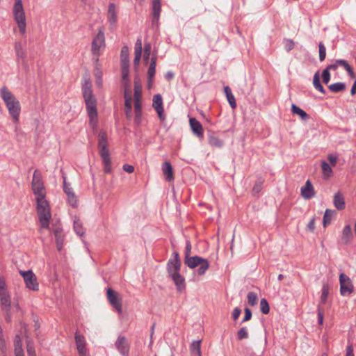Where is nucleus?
Masks as SVG:
<instances>
[{
  "label": "nucleus",
  "mask_w": 356,
  "mask_h": 356,
  "mask_svg": "<svg viewBox=\"0 0 356 356\" xmlns=\"http://www.w3.org/2000/svg\"><path fill=\"white\" fill-rule=\"evenodd\" d=\"M82 95L86 106L89 124L92 129L97 126V99L92 90V83L89 80H85L82 85Z\"/></svg>",
  "instance_id": "1"
},
{
  "label": "nucleus",
  "mask_w": 356,
  "mask_h": 356,
  "mask_svg": "<svg viewBox=\"0 0 356 356\" xmlns=\"http://www.w3.org/2000/svg\"><path fill=\"white\" fill-rule=\"evenodd\" d=\"M0 96L5 103L13 121L15 123H18L21 113L19 102L6 87H3L0 89Z\"/></svg>",
  "instance_id": "2"
},
{
  "label": "nucleus",
  "mask_w": 356,
  "mask_h": 356,
  "mask_svg": "<svg viewBox=\"0 0 356 356\" xmlns=\"http://www.w3.org/2000/svg\"><path fill=\"white\" fill-rule=\"evenodd\" d=\"M36 200V211L38 217L40 226L42 229H48L51 213L50 206L46 197L37 199Z\"/></svg>",
  "instance_id": "3"
},
{
  "label": "nucleus",
  "mask_w": 356,
  "mask_h": 356,
  "mask_svg": "<svg viewBox=\"0 0 356 356\" xmlns=\"http://www.w3.org/2000/svg\"><path fill=\"white\" fill-rule=\"evenodd\" d=\"M13 17L17 23L20 33L24 35L26 31V19L22 4V0H15L13 8Z\"/></svg>",
  "instance_id": "4"
},
{
  "label": "nucleus",
  "mask_w": 356,
  "mask_h": 356,
  "mask_svg": "<svg viewBox=\"0 0 356 356\" xmlns=\"http://www.w3.org/2000/svg\"><path fill=\"white\" fill-rule=\"evenodd\" d=\"M98 137V147L99 149V154L102 157L104 165V171L105 172L108 173L111 171V163L110 158V152L108 149L107 148V135L106 132L101 131L99 132Z\"/></svg>",
  "instance_id": "5"
},
{
  "label": "nucleus",
  "mask_w": 356,
  "mask_h": 356,
  "mask_svg": "<svg viewBox=\"0 0 356 356\" xmlns=\"http://www.w3.org/2000/svg\"><path fill=\"white\" fill-rule=\"evenodd\" d=\"M190 251L191 246H186L185 264L191 268L200 266L197 270L198 274L200 275H204L209 266L208 261L198 256L188 257Z\"/></svg>",
  "instance_id": "6"
},
{
  "label": "nucleus",
  "mask_w": 356,
  "mask_h": 356,
  "mask_svg": "<svg viewBox=\"0 0 356 356\" xmlns=\"http://www.w3.org/2000/svg\"><path fill=\"white\" fill-rule=\"evenodd\" d=\"M105 47V36L103 29H99L98 33L94 37L91 45L92 54L95 56L94 60L96 63L99 61V56L101 54V51L104 49Z\"/></svg>",
  "instance_id": "7"
},
{
  "label": "nucleus",
  "mask_w": 356,
  "mask_h": 356,
  "mask_svg": "<svg viewBox=\"0 0 356 356\" xmlns=\"http://www.w3.org/2000/svg\"><path fill=\"white\" fill-rule=\"evenodd\" d=\"M31 188L35 200L46 197V190L42 179L41 173L35 170L31 181Z\"/></svg>",
  "instance_id": "8"
},
{
  "label": "nucleus",
  "mask_w": 356,
  "mask_h": 356,
  "mask_svg": "<svg viewBox=\"0 0 356 356\" xmlns=\"http://www.w3.org/2000/svg\"><path fill=\"white\" fill-rule=\"evenodd\" d=\"M141 98H142V88L139 83L135 80L134 82V112H135V122L137 124L140 122V118L142 115V104H141Z\"/></svg>",
  "instance_id": "9"
},
{
  "label": "nucleus",
  "mask_w": 356,
  "mask_h": 356,
  "mask_svg": "<svg viewBox=\"0 0 356 356\" xmlns=\"http://www.w3.org/2000/svg\"><path fill=\"white\" fill-rule=\"evenodd\" d=\"M0 301L3 311L5 312V318L8 322L10 321L11 299L8 291L0 292Z\"/></svg>",
  "instance_id": "10"
},
{
  "label": "nucleus",
  "mask_w": 356,
  "mask_h": 356,
  "mask_svg": "<svg viewBox=\"0 0 356 356\" xmlns=\"http://www.w3.org/2000/svg\"><path fill=\"white\" fill-rule=\"evenodd\" d=\"M19 273L23 277L26 286L28 289L32 291H38L39 289L36 276L32 270H20Z\"/></svg>",
  "instance_id": "11"
},
{
  "label": "nucleus",
  "mask_w": 356,
  "mask_h": 356,
  "mask_svg": "<svg viewBox=\"0 0 356 356\" xmlns=\"http://www.w3.org/2000/svg\"><path fill=\"white\" fill-rule=\"evenodd\" d=\"M107 299L111 306L115 308L119 314L122 312V298L114 290L108 288L106 291Z\"/></svg>",
  "instance_id": "12"
},
{
  "label": "nucleus",
  "mask_w": 356,
  "mask_h": 356,
  "mask_svg": "<svg viewBox=\"0 0 356 356\" xmlns=\"http://www.w3.org/2000/svg\"><path fill=\"white\" fill-rule=\"evenodd\" d=\"M340 293L342 296L350 295L353 291V284L351 280L344 273L339 275Z\"/></svg>",
  "instance_id": "13"
},
{
  "label": "nucleus",
  "mask_w": 356,
  "mask_h": 356,
  "mask_svg": "<svg viewBox=\"0 0 356 356\" xmlns=\"http://www.w3.org/2000/svg\"><path fill=\"white\" fill-rule=\"evenodd\" d=\"M168 272L170 277L177 286L179 291H181L185 287L184 278L180 275V268L175 269V268L168 267Z\"/></svg>",
  "instance_id": "14"
},
{
  "label": "nucleus",
  "mask_w": 356,
  "mask_h": 356,
  "mask_svg": "<svg viewBox=\"0 0 356 356\" xmlns=\"http://www.w3.org/2000/svg\"><path fill=\"white\" fill-rule=\"evenodd\" d=\"M115 346L122 356H129L130 345L125 337L119 336L115 343Z\"/></svg>",
  "instance_id": "15"
},
{
  "label": "nucleus",
  "mask_w": 356,
  "mask_h": 356,
  "mask_svg": "<svg viewBox=\"0 0 356 356\" xmlns=\"http://www.w3.org/2000/svg\"><path fill=\"white\" fill-rule=\"evenodd\" d=\"M75 342L76 348L79 353V356H86V342L85 340V337L83 334H79L78 332L75 333Z\"/></svg>",
  "instance_id": "16"
},
{
  "label": "nucleus",
  "mask_w": 356,
  "mask_h": 356,
  "mask_svg": "<svg viewBox=\"0 0 356 356\" xmlns=\"http://www.w3.org/2000/svg\"><path fill=\"white\" fill-rule=\"evenodd\" d=\"M152 106L156 111L160 120H164L165 117L163 115L164 109H163V99L160 94L155 95L153 97Z\"/></svg>",
  "instance_id": "17"
},
{
  "label": "nucleus",
  "mask_w": 356,
  "mask_h": 356,
  "mask_svg": "<svg viewBox=\"0 0 356 356\" xmlns=\"http://www.w3.org/2000/svg\"><path fill=\"white\" fill-rule=\"evenodd\" d=\"M107 19L110 24L111 29L115 27L117 23V10L114 3H110L108 8Z\"/></svg>",
  "instance_id": "18"
},
{
  "label": "nucleus",
  "mask_w": 356,
  "mask_h": 356,
  "mask_svg": "<svg viewBox=\"0 0 356 356\" xmlns=\"http://www.w3.org/2000/svg\"><path fill=\"white\" fill-rule=\"evenodd\" d=\"M161 11V5L160 0L152 1V24L158 25L160 13Z\"/></svg>",
  "instance_id": "19"
},
{
  "label": "nucleus",
  "mask_w": 356,
  "mask_h": 356,
  "mask_svg": "<svg viewBox=\"0 0 356 356\" xmlns=\"http://www.w3.org/2000/svg\"><path fill=\"white\" fill-rule=\"evenodd\" d=\"M301 195L305 200H309L315 196L314 187L309 180H307L305 186L301 188Z\"/></svg>",
  "instance_id": "20"
},
{
  "label": "nucleus",
  "mask_w": 356,
  "mask_h": 356,
  "mask_svg": "<svg viewBox=\"0 0 356 356\" xmlns=\"http://www.w3.org/2000/svg\"><path fill=\"white\" fill-rule=\"evenodd\" d=\"M190 127L192 131L199 138H202L204 135L203 128L201 123L195 118H191L189 120Z\"/></svg>",
  "instance_id": "21"
},
{
  "label": "nucleus",
  "mask_w": 356,
  "mask_h": 356,
  "mask_svg": "<svg viewBox=\"0 0 356 356\" xmlns=\"http://www.w3.org/2000/svg\"><path fill=\"white\" fill-rule=\"evenodd\" d=\"M156 65V56L154 55L151 58L150 64H149V69L147 71L148 84L149 86L152 83L154 76H155Z\"/></svg>",
  "instance_id": "22"
},
{
  "label": "nucleus",
  "mask_w": 356,
  "mask_h": 356,
  "mask_svg": "<svg viewBox=\"0 0 356 356\" xmlns=\"http://www.w3.org/2000/svg\"><path fill=\"white\" fill-rule=\"evenodd\" d=\"M64 191L67 195V200L69 204L73 207H76L77 204V200L74 195V193L72 191V188H70L67 185L65 181H64Z\"/></svg>",
  "instance_id": "23"
},
{
  "label": "nucleus",
  "mask_w": 356,
  "mask_h": 356,
  "mask_svg": "<svg viewBox=\"0 0 356 356\" xmlns=\"http://www.w3.org/2000/svg\"><path fill=\"white\" fill-rule=\"evenodd\" d=\"M162 171L167 181H170L174 179L173 170L170 163L164 162L162 165Z\"/></svg>",
  "instance_id": "24"
},
{
  "label": "nucleus",
  "mask_w": 356,
  "mask_h": 356,
  "mask_svg": "<svg viewBox=\"0 0 356 356\" xmlns=\"http://www.w3.org/2000/svg\"><path fill=\"white\" fill-rule=\"evenodd\" d=\"M333 204L338 210H343L346 207L343 195L341 193H337L333 199Z\"/></svg>",
  "instance_id": "25"
},
{
  "label": "nucleus",
  "mask_w": 356,
  "mask_h": 356,
  "mask_svg": "<svg viewBox=\"0 0 356 356\" xmlns=\"http://www.w3.org/2000/svg\"><path fill=\"white\" fill-rule=\"evenodd\" d=\"M15 51L17 58L24 60L26 56V49L20 42H15Z\"/></svg>",
  "instance_id": "26"
},
{
  "label": "nucleus",
  "mask_w": 356,
  "mask_h": 356,
  "mask_svg": "<svg viewBox=\"0 0 356 356\" xmlns=\"http://www.w3.org/2000/svg\"><path fill=\"white\" fill-rule=\"evenodd\" d=\"M15 356H24L22 349V339L19 335H17L14 340Z\"/></svg>",
  "instance_id": "27"
},
{
  "label": "nucleus",
  "mask_w": 356,
  "mask_h": 356,
  "mask_svg": "<svg viewBox=\"0 0 356 356\" xmlns=\"http://www.w3.org/2000/svg\"><path fill=\"white\" fill-rule=\"evenodd\" d=\"M174 258L170 259L167 265V268H175V269L181 268V259L179 258V253L177 252H174Z\"/></svg>",
  "instance_id": "28"
},
{
  "label": "nucleus",
  "mask_w": 356,
  "mask_h": 356,
  "mask_svg": "<svg viewBox=\"0 0 356 356\" xmlns=\"http://www.w3.org/2000/svg\"><path fill=\"white\" fill-rule=\"evenodd\" d=\"M313 85H314V87L315 88V89H316L318 91H319L322 94L325 93V90L320 81V76H319L318 71H317L314 74V76L313 78Z\"/></svg>",
  "instance_id": "29"
},
{
  "label": "nucleus",
  "mask_w": 356,
  "mask_h": 356,
  "mask_svg": "<svg viewBox=\"0 0 356 356\" xmlns=\"http://www.w3.org/2000/svg\"><path fill=\"white\" fill-rule=\"evenodd\" d=\"M191 352L193 356H202L201 341H194L191 346Z\"/></svg>",
  "instance_id": "30"
},
{
  "label": "nucleus",
  "mask_w": 356,
  "mask_h": 356,
  "mask_svg": "<svg viewBox=\"0 0 356 356\" xmlns=\"http://www.w3.org/2000/svg\"><path fill=\"white\" fill-rule=\"evenodd\" d=\"M121 67H129V50L127 47H124L121 50Z\"/></svg>",
  "instance_id": "31"
},
{
  "label": "nucleus",
  "mask_w": 356,
  "mask_h": 356,
  "mask_svg": "<svg viewBox=\"0 0 356 356\" xmlns=\"http://www.w3.org/2000/svg\"><path fill=\"white\" fill-rule=\"evenodd\" d=\"M209 143L211 147L216 148H220L224 145L223 140L214 135L209 136Z\"/></svg>",
  "instance_id": "32"
},
{
  "label": "nucleus",
  "mask_w": 356,
  "mask_h": 356,
  "mask_svg": "<svg viewBox=\"0 0 356 356\" xmlns=\"http://www.w3.org/2000/svg\"><path fill=\"white\" fill-rule=\"evenodd\" d=\"M291 111L293 114L299 115L303 120H307V119H309L308 114L296 104H292Z\"/></svg>",
  "instance_id": "33"
},
{
  "label": "nucleus",
  "mask_w": 356,
  "mask_h": 356,
  "mask_svg": "<svg viewBox=\"0 0 356 356\" xmlns=\"http://www.w3.org/2000/svg\"><path fill=\"white\" fill-rule=\"evenodd\" d=\"M225 92L226 94V97L227 99V101L232 107V108L234 109L236 107V102L235 100V97L232 93L231 89L229 86L225 87Z\"/></svg>",
  "instance_id": "34"
},
{
  "label": "nucleus",
  "mask_w": 356,
  "mask_h": 356,
  "mask_svg": "<svg viewBox=\"0 0 356 356\" xmlns=\"http://www.w3.org/2000/svg\"><path fill=\"white\" fill-rule=\"evenodd\" d=\"M322 173L324 179H329L332 175V170L330 165L325 161L321 163Z\"/></svg>",
  "instance_id": "35"
},
{
  "label": "nucleus",
  "mask_w": 356,
  "mask_h": 356,
  "mask_svg": "<svg viewBox=\"0 0 356 356\" xmlns=\"http://www.w3.org/2000/svg\"><path fill=\"white\" fill-rule=\"evenodd\" d=\"M336 212L334 210H331L327 209L325 211L323 222L324 227H326L327 225L330 224L332 217L335 215Z\"/></svg>",
  "instance_id": "36"
},
{
  "label": "nucleus",
  "mask_w": 356,
  "mask_h": 356,
  "mask_svg": "<svg viewBox=\"0 0 356 356\" xmlns=\"http://www.w3.org/2000/svg\"><path fill=\"white\" fill-rule=\"evenodd\" d=\"M74 229L76 232V234L79 236H83L84 234V229L83 227V224L81 220L76 217H75L74 220Z\"/></svg>",
  "instance_id": "37"
},
{
  "label": "nucleus",
  "mask_w": 356,
  "mask_h": 356,
  "mask_svg": "<svg viewBox=\"0 0 356 356\" xmlns=\"http://www.w3.org/2000/svg\"><path fill=\"white\" fill-rule=\"evenodd\" d=\"M328 88L333 92H339L345 90L346 85L342 82H337L329 85Z\"/></svg>",
  "instance_id": "38"
},
{
  "label": "nucleus",
  "mask_w": 356,
  "mask_h": 356,
  "mask_svg": "<svg viewBox=\"0 0 356 356\" xmlns=\"http://www.w3.org/2000/svg\"><path fill=\"white\" fill-rule=\"evenodd\" d=\"M129 67H122V81L124 87H129Z\"/></svg>",
  "instance_id": "39"
},
{
  "label": "nucleus",
  "mask_w": 356,
  "mask_h": 356,
  "mask_svg": "<svg viewBox=\"0 0 356 356\" xmlns=\"http://www.w3.org/2000/svg\"><path fill=\"white\" fill-rule=\"evenodd\" d=\"M248 304L250 306H254L258 301V296L254 292H249L247 296Z\"/></svg>",
  "instance_id": "40"
},
{
  "label": "nucleus",
  "mask_w": 356,
  "mask_h": 356,
  "mask_svg": "<svg viewBox=\"0 0 356 356\" xmlns=\"http://www.w3.org/2000/svg\"><path fill=\"white\" fill-rule=\"evenodd\" d=\"M264 183V179L262 178H259L252 188V193L254 195L258 194L262 189V185Z\"/></svg>",
  "instance_id": "41"
},
{
  "label": "nucleus",
  "mask_w": 356,
  "mask_h": 356,
  "mask_svg": "<svg viewBox=\"0 0 356 356\" xmlns=\"http://www.w3.org/2000/svg\"><path fill=\"white\" fill-rule=\"evenodd\" d=\"M260 309L264 314H268L270 312L268 302L265 298H262L260 301Z\"/></svg>",
  "instance_id": "42"
},
{
  "label": "nucleus",
  "mask_w": 356,
  "mask_h": 356,
  "mask_svg": "<svg viewBox=\"0 0 356 356\" xmlns=\"http://www.w3.org/2000/svg\"><path fill=\"white\" fill-rule=\"evenodd\" d=\"M151 49L152 46L149 42H146L145 44L144 47V55H143V59L145 63H147L149 58V56L151 54Z\"/></svg>",
  "instance_id": "43"
},
{
  "label": "nucleus",
  "mask_w": 356,
  "mask_h": 356,
  "mask_svg": "<svg viewBox=\"0 0 356 356\" xmlns=\"http://www.w3.org/2000/svg\"><path fill=\"white\" fill-rule=\"evenodd\" d=\"M248 337V328L246 327H241L237 332V338L241 341Z\"/></svg>",
  "instance_id": "44"
},
{
  "label": "nucleus",
  "mask_w": 356,
  "mask_h": 356,
  "mask_svg": "<svg viewBox=\"0 0 356 356\" xmlns=\"http://www.w3.org/2000/svg\"><path fill=\"white\" fill-rule=\"evenodd\" d=\"M318 49H319V60H320V61H323L326 57V48L322 42H320L318 44Z\"/></svg>",
  "instance_id": "45"
},
{
  "label": "nucleus",
  "mask_w": 356,
  "mask_h": 356,
  "mask_svg": "<svg viewBox=\"0 0 356 356\" xmlns=\"http://www.w3.org/2000/svg\"><path fill=\"white\" fill-rule=\"evenodd\" d=\"M329 294V287L327 284H324L322 288V293L321 296V302L325 304Z\"/></svg>",
  "instance_id": "46"
},
{
  "label": "nucleus",
  "mask_w": 356,
  "mask_h": 356,
  "mask_svg": "<svg viewBox=\"0 0 356 356\" xmlns=\"http://www.w3.org/2000/svg\"><path fill=\"white\" fill-rule=\"evenodd\" d=\"M125 114L128 119H131L132 115V104L131 102H129V100L125 101Z\"/></svg>",
  "instance_id": "47"
},
{
  "label": "nucleus",
  "mask_w": 356,
  "mask_h": 356,
  "mask_svg": "<svg viewBox=\"0 0 356 356\" xmlns=\"http://www.w3.org/2000/svg\"><path fill=\"white\" fill-rule=\"evenodd\" d=\"M28 356H36L35 348L32 342L28 341L26 345Z\"/></svg>",
  "instance_id": "48"
},
{
  "label": "nucleus",
  "mask_w": 356,
  "mask_h": 356,
  "mask_svg": "<svg viewBox=\"0 0 356 356\" xmlns=\"http://www.w3.org/2000/svg\"><path fill=\"white\" fill-rule=\"evenodd\" d=\"M294 47V42L291 39H286L284 40V48L286 51H290Z\"/></svg>",
  "instance_id": "49"
},
{
  "label": "nucleus",
  "mask_w": 356,
  "mask_h": 356,
  "mask_svg": "<svg viewBox=\"0 0 356 356\" xmlns=\"http://www.w3.org/2000/svg\"><path fill=\"white\" fill-rule=\"evenodd\" d=\"M330 73L327 70L325 69L322 72V79L323 82L325 84H327L330 81Z\"/></svg>",
  "instance_id": "50"
},
{
  "label": "nucleus",
  "mask_w": 356,
  "mask_h": 356,
  "mask_svg": "<svg viewBox=\"0 0 356 356\" xmlns=\"http://www.w3.org/2000/svg\"><path fill=\"white\" fill-rule=\"evenodd\" d=\"M143 51V44L140 38H138L135 44V52L134 54H142Z\"/></svg>",
  "instance_id": "51"
},
{
  "label": "nucleus",
  "mask_w": 356,
  "mask_h": 356,
  "mask_svg": "<svg viewBox=\"0 0 356 356\" xmlns=\"http://www.w3.org/2000/svg\"><path fill=\"white\" fill-rule=\"evenodd\" d=\"M352 234V229L350 225H346L343 230V237L348 238Z\"/></svg>",
  "instance_id": "52"
},
{
  "label": "nucleus",
  "mask_w": 356,
  "mask_h": 356,
  "mask_svg": "<svg viewBox=\"0 0 356 356\" xmlns=\"http://www.w3.org/2000/svg\"><path fill=\"white\" fill-rule=\"evenodd\" d=\"M318 322L321 325L323 324V309L320 306H318Z\"/></svg>",
  "instance_id": "53"
},
{
  "label": "nucleus",
  "mask_w": 356,
  "mask_h": 356,
  "mask_svg": "<svg viewBox=\"0 0 356 356\" xmlns=\"http://www.w3.org/2000/svg\"><path fill=\"white\" fill-rule=\"evenodd\" d=\"M95 76L97 78V83L98 86H101L102 84V72L99 68H97L95 72Z\"/></svg>",
  "instance_id": "54"
},
{
  "label": "nucleus",
  "mask_w": 356,
  "mask_h": 356,
  "mask_svg": "<svg viewBox=\"0 0 356 356\" xmlns=\"http://www.w3.org/2000/svg\"><path fill=\"white\" fill-rule=\"evenodd\" d=\"M244 311H245V316H244V318H243L242 321L243 322H246V321L250 320V318H252V312L248 307H245Z\"/></svg>",
  "instance_id": "55"
},
{
  "label": "nucleus",
  "mask_w": 356,
  "mask_h": 356,
  "mask_svg": "<svg viewBox=\"0 0 356 356\" xmlns=\"http://www.w3.org/2000/svg\"><path fill=\"white\" fill-rule=\"evenodd\" d=\"M336 63H338L339 65L342 66L346 70L350 67L348 63L343 59H337L336 60Z\"/></svg>",
  "instance_id": "56"
},
{
  "label": "nucleus",
  "mask_w": 356,
  "mask_h": 356,
  "mask_svg": "<svg viewBox=\"0 0 356 356\" xmlns=\"http://www.w3.org/2000/svg\"><path fill=\"white\" fill-rule=\"evenodd\" d=\"M327 159L329 160L330 164L332 165V166H335V165L337 164V160H338V158L337 156L335 155H333V154H329L328 156H327Z\"/></svg>",
  "instance_id": "57"
},
{
  "label": "nucleus",
  "mask_w": 356,
  "mask_h": 356,
  "mask_svg": "<svg viewBox=\"0 0 356 356\" xmlns=\"http://www.w3.org/2000/svg\"><path fill=\"white\" fill-rule=\"evenodd\" d=\"M124 88H125V90H124V102L127 100H129V102H131L132 99H131V94L129 92V87H124Z\"/></svg>",
  "instance_id": "58"
},
{
  "label": "nucleus",
  "mask_w": 356,
  "mask_h": 356,
  "mask_svg": "<svg viewBox=\"0 0 356 356\" xmlns=\"http://www.w3.org/2000/svg\"><path fill=\"white\" fill-rule=\"evenodd\" d=\"M241 313V310L238 307H236L232 312V318L234 320H236Z\"/></svg>",
  "instance_id": "59"
},
{
  "label": "nucleus",
  "mask_w": 356,
  "mask_h": 356,
  "mask_svg": "<svg viewBox=\"0 0 356 356\" xmlns=\"http://www.w3.org/2000/svg\"><path fill=\"white\" fill-rule=\"evenodd\" d=\"M141 56H142V54H135V57H134V65L135 68H137L138 67Z\"/></svg>",
  "instance_id": "60"
},
{
  "label": "nucleus",
  "mask_w": 356,
  "mask_h": 356,
  "mask_svg": "<svg viewBox=\"0 0 356 356\" xmlns=\"http://www.w3.org/2000/svg\"><path fill=\"white\" fill-rule=\"evenodd\" d=\"M123 170L128 173H132L134 171V167L129 164H124Z\"/></svg>",
  "instance_id": "61"
},
{
  "label": "nucleus",
  "mask_w": 356,
  "mask_h": 356,
  "mask_svg": "<svg viewBox=\"0 0 356 356\" xmlns=\"http://www.w3.org/2000/svg\"><path fill=\"white\" fill-rule=\"evenodd\" d=\"M307 229L311 231V232H313L315 229V218H313L307 224Z\"/></svg>",
  "instance_id": "62"
},
{
  "label": "nucleus",
  "mask_w": 356,
  "mask_h": 356,
  "mask_svg": "<svg viewBox=\"0 0 356 356\" xmlns=\"http://www.w3.org/2000/svg\"><path fill=\"white\" fill-rule=\"evenodd\" d=\"M3 291H7L6 284L3 277H0V292Z\"/></svg>",
  "instance_id": "63"
},
{
  "label": "nucleus",
  "mask_w": 356,
  "mask_h": 356,
  "mask_svg": "<svg viewBox=\"0 0 356 356\" xmlns=\"http://www.w3.org/2000/svg\"><path fill=\"white\" fill-rule=\"evenodd\" d=\"M346 356H354L353 354V348L352 346H348L346 348Z\"/></svg>",
  "instance_id": "64"
}]
</instances>
